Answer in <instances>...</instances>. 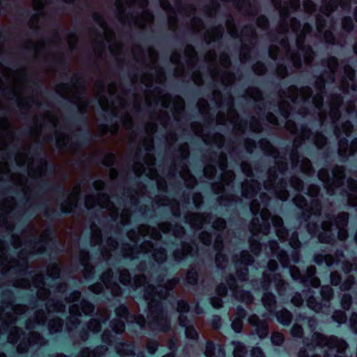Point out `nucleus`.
Masks as SVG:
<instances>
[{
    "instance_id": "7",
    "label": "nucleus",
    "mask_w": 357,
    "mask_h": 357,
    "mask_svg": "<svg viewBox=\"0 0 357 357\" xmlns=\"http://www.w3.org/2000/svg\"><path fill=\"white\" fill-rule=\"evenodd\" d=\"M93 134L91 130L86 128L81 132L74 134V139L71 142L70 146L74 148L82 149L89 144L93 140Z\"/></svg>"
},
{
    "instance_id": "36",
    "label": "nucleus",
    "mask_w": 357,
    "mask_h": 357,
    "mask_svg": "<svg viewBox=\"0 0 357 357\" xmlns=\"http://www.w3.org/2000/svg\"><path fill=\"white\" fill-rule=\"evenodd\" d=\"M340 306L344 311H349L352 305V296L349 293H344L340 298Z\"/></svg>"
},
{
    "instance_id": "44",
    "label": "nucleus",
    "mask_w": 357,
    "mask_h": 357,
    "mask_svg": "<svg viewBox=\"0 0 357 357\" xmlns=\"http://www.w3.org/2000/svg\"><path fill=\"white\" fill-rule=\"evenodd\" d=\"M271 341L275 346H281L284 341V337L282 333L273 332L271 336Z\"/></svg>"
},
{
    "instance_id": "40",
    "label": "nucleus",
    "mask_w": 357,
    "mask_h": 357,
    "mask_svg": "<svg viewBox=\"0 0 357 357\" xmlns=\"http://www.w3.org/2000/svg\"><path fill=\"white\" fill-rule=\"evenodd\" d=\"M155 287L154 285L149 284L147 286L144 287V298L146 301H151V302H153L155 296Z\"/></svg>"
},
{
    "instance_id": "4",
    "label": "nucleus",
    "mask_w": 357,
    "mask_h": 357,
    "mask_svg": "<svg viewBox=\"0 0 357 357\" xmlns=\"http://www.w3.org/2000/svg\"><path fill=\"white\" fill-rule=\"evenodd\" d=\"M38 208L43 211L44 215L50 220L55 218L66 216L74 212L77 208V204H72L69 202L68 199H65L64 204H61L59 210L51 211L46 203L43 202L37 205Z\"/></svg>"
},
{
    "instance_id": "60",
    "label": "nucleus",
    "mask_w": 357,
    "mask_h": 357,
    "mask_svg": "<svg viewBox=\"0 0 357 357\" xmlns=\"http://www.w3.org/2000/svg\"><path fill=\"white\" fill-rule=\"evenodd\" d=\"M47 236L54 243H56V231L54 228L50 225L47 227L45 230Z\"/></svg>"
},
{
    "instance_id": "63",
    "label": "nucleus",
    "mask_w": 357,
    "mask_h": 357,
    "mask_svg": "<svg viewBox=\"0 0 357 357\" xmlns=\"http://www.w3.org/2000/svg\"><path fill=\"white\" fill-rule=\"evenodd\" d=\"M237 278L234 275H229L226 278L227 285L230 289H233L237 287Z\"/></svg>"
},
{
    "instance_id": "16",
    "label": "nucleus",
    "mask_w": 357,
    "mask_h": 357,
    "mask_svg": "<svg viewBox=\"0 0 357 357\" xmlns=\"http://www.w3.org/2000/svg\"><path fill=\"white\" fill-rule=\"evenodd\" d=\"M216 351L219 356H225V351L224 348L219 344H215L211 340H208L206 342V357H218Z\"/></svg>"
},
{
    "instance_id": "58",
    "label": "nucleus",
    "mask_w": 357,
    "mask_h": 357,
    "mask_svg": "<svg viewBox=\"0 0 357 357\" xmlns=\"http://www.w3.org/2000/svg\"><path fill=\"white\" fill-rule=\"evenodd\" d=\"M291 303L296 307H300L303 303V299L299 292H296L291 298Z\"/></svg>"
},
{
    "instance_id": "18",
    "label": "nucleus",
    "mask_w": 357,
    "mask_h": 357,
    "mask_svg": "<svg viewBox=\"0 0 357 357\" xmlns=\"http://www.w3.org/2000/svg\"><path fill=\"white\" fill-rule=\"evenodd\" d=\"M135 346L131 342L119 341L116 343V349L121 356H134Z\"/></svg>"
},
{
    "instance_id": "32",
    "label": "nucleus",
    "mask_w": 357,
    "mask_h": 357,
    "mask_svg": "<svg viewBox=\"0 0 357 357\" xmlns=\"http://www.w3.org/2000/svg\"><path fill=\"white\" fill-rule=\"evenodd\" d=\"M355 282V277L352 275H349L344 279V281L342 280V283L340 284L339 288L342 291H348L351 289Z\"/></svg>"
},
{
    "instance_id": "55",
    "label": "nucleus",
    "mask_w": 357,
    "mask_h": 357,
    "mask_svg": "<svg viewBox=\"0 0 357 357\" xmlns=\"http://www.w3.org/2000/svg\"><path fill=\"white\" fill-rule=\"evenodd\" d=\"M252 184L250 186V190L246 191H243V195L246 197V192H251L252 195H257V192L260 190V186L258 182L256 180H253Z\"/></svg>"
},
{
    "instance_id": "57",
    "label": "nucleus",
    "mask_w": 357,
    "mask_h": 357,
    "mask_svg": "<svg viewBox=\"0 0 357 357\" xmlns=\"http://www.w3.org/2000/svg\"><path fill=\"white\" fill-rule=\"evenodd\" d=\"M174 259L175 261L178 263H181L183 261H185L187 259V255L185 252L182 250H175L173 253Z\"/></svg>"
},
{
    "instance_id": "30",
    "label": "nucleus",
    "mask_w": 357,
    "mask_h": 357,
    "mask_svg": "<svg viewBox=\"0 0 357 357\" xmlns=\"http://www.w3.org/2000/svg\"><path fill=\"white\" fill-rule=\"evenodd\" d=\"M319 295L326 304L329 303L333 296V290L329 285H324L320 288Z\"/></svg>"
},
{
    "instance_id": "39",
    "label": "nucleus",
    "mask_w": 357,
    "mask_h": 357,
    "mask_svg": "<svg viewBox=\"0 0 357 357\" xmlns=\"http://www.w3.org/2000/svg\"><path fill=\"white\" fill-rule=\"evenodd\" d=\"M153 258L158 264L163 263L167 259V251L164 248L160 247L155 250Z\"/></svg>"
},
{
    "instance_id": "64",
    "label": "nucleus",
    "mask_w": 357,
    "mask_h": 357,
    "mask_svg": "<svg viewBox=\"0 0 357 357\" xmlns=\"http://www.w3.org/2000/svg\"><path fill=\"white\" fill-rule=\"evenodd\" d=\"M251 357H265V354L262 349L259 347H254L250 350Z\"/></svg>"
},
{
    "instance_id": "51",
    "label": "nucleus",
    "mask_w": 357,
    "mask_h": 357,
    "mask_svg": "<svg viewBox=\"0 0 357 357\" xmlns=\"http://www.w3.org/2000/svg\"><path fill=\"white\" fill-rule=\"evenodd\" d=\"M248 316L247 310L241 305L236 306L234 313V317L244 321Z\"/></svg>"
},
{
    "instance_id": "56",
    "label": "nucleus",
    "mask_w": 357,
    "mask_h": 357,
    "mask_svg": "<svg viewBox=\"0 0 357 357\" xmlns=\"http://www.w3.org/2000/svg\"><path fill=\"white\" fill-rule=\"evenodd\" d=\"M350 328L354 334L357 335V312H352L349 319Z\"/></svg>"
},
{
    "instance_id": "5",
    "label": "nucleus",
    "mask_w": 357,
    "mask_h": 357,
    "mask_svg": "<svg viewBox=\"0 0 357 357\" xmlns=\"http://www.w3.org/2000/svg\"><path fill=\"white\" fill-rule=\"evenodd\" d=\"M63 98L67 100V102L59 101L61 106L63 108L68 109L69 111L73 112L72 115L68 116L66 118V121L70 124H75L77 126L80 125L86 127L87 119L84 115L86 112V106L84 109H79V112L82 114V116H78L74 114L75 112L76 109L78 108V105L77 104V102L66 96H63Z\"/></svg>"
},
{
    "instance_id": "24",
    "label": "nucleus",
    "mask_w": 357,
    "mask_h": 357,
    "mask_svg": "<svg viewBox=\"0 0 357 357\" xmlns=\"http://www.w3.org/2000/svg\"><path fill=\"white\" fill-rule=\"evenodd\" d=\"M114 313L116 317V319L128 321L132 317L129 308L125 303H120L117 307H116L114 309Z\"/></svg>"
},
{
    "instance_id": "38",
    "label": "nucleus",
    "mask_w": 357,
    "mask_h": 357,
    "mask_svg": "<svg viewBox=\"0 0 357 357\" xmlns=\"http://www.w3.org/2000/svg\"><path fill=\"white\" fill-rule=\"evenodd\" d=\"M302 320L306 322L307 327L312 333L315 332L319 325V321L314 316L303 317Z\"/></svg>"
},
{
    "instance_id": "23",
    "label": "nucleus",
    "mask_w": 357,
    "mask_h": 357,
    "mask_svg": "<svg viewBox=\"0 0 357 357\" xmlns=\"http://www.w3.org/2000/svg\"><path fill=\"white\" fill-rule=\"evenodd\" d=\"M222 248H223L222 238L221 237V236L220 234H218L215 238V243L213 245L214 250L218 252L216 258H215L216 263H218L220 260H222L223 261H226V259H227L226 255L221 252L222 250ZM217 266H218V267H219L218 264H217Z\"/></svg>"
},
{
    "instance_id": "47",
    "label": "nucleus",
    "mask_w": 357,
    "mask_h": 357,
    "mask_svg": "<svg viewBox=\"0 0 357 357\" xmlns=\"http://www.w3.org/2000/svg\"><path fill=\"white\" fill-rule=\"evenodd\" d=\"M102 342L107 345H112L116 337L109 331H105L101 337Z\"/></svg>"
},
{
    "instance_id": "17",
    "label": "nucleus",
    "mask_w": 357,
    "mask_h": 357,
    "mask_svg": "<svg viewBox=\"0 0 357 357\" xmlns=\"http://www.w3.org/2000/svg\"><path fill=\"white\" fill-rule=\"evenodd\" d=\"M334 337H337L335 335L326 337L320 333L314 332L311 336L310 340L313 341L314 344H316L317 347H322L323 345H325L330 349L331 340Z\"/></svg>"
},
{
    "instance_id": "59",
    "label": "nucleus",
    "mask_w": 357,
    "mask_h": 357,
    "mask_svg": "<svg viewBox=\"0 0 357 357\" xmlns=\"http://www.w3.org/2000/svg\"><path fill=\"white\" fill-rule=\"evenodd\" d=\"M257 24L258 26L266 29L269 26V20L266 15H261L257 18Z\"/></svg>"
},
{
    "instance_id": "42",
    "label": "nucleus",
    "mask_w": 357,
    "mask_h": 357,
    "mask_svg": "<svg viewBox=\"0 0 357 357\" xmlns=\"http://www.w3.org/2000/svg\"><path fill=\"white\" fill-rule=\"evenodd\" d=\"M14 4L15 10H17V15L20 17L30 16L31 13V10L26 8H24L20 6V3L22 0H10Z\"/></svg>"
},
{
    "instance_id": "62",
    "label": "nucleus",
    "mask_w": 357,
    "mask_h": 357,
    "mask_svg": "<svg viewBox=\"0 0 357 357\" xmlns=\"http://www.w3.org/2000/svg\"><path fill=\"white\" fill-rule=\"evenodd\" d=\"M250 247L251 251L257 254L261 250V244L259 241L254 238L250 239Z\"/></svg>"
},
{
    "instance_id": "10",
    "label": "nucleus",
    "mask_w": 357,
    "mask_h": 357,
    "mask_svg": "<svg viewBox=\"0 0 357 357\" xmlns=\"http://www.w3.org/2000/svg\"><path fill=\"white\" fill-rule=\"evenodd\" d=\"M310 294L307 299V307L315 312H320L326 306V303L319 294H316L315 291L310 289Z\"/></svg>"
},
{
    "instance_id": "19",
    "label": "nucleus",
    "mask_w": 357,
    "mask_h": 357,
    "mask_svg": "<svg viewBox=\"0 0 357 357\" xmlns=\"http://www.w3.org/2000/svg\"><path fill=\"white\" fill-rule=\"evenodd\" d=\"M277 273H264L260 280V287L264 292L271 291L272 284H274Z\"/></svg>"
},
{
    "instance_id": "48",
    "label": "nucleus",
    "mask_w": 357,
    "mask_h": 357,
    "mask_svg": "<svg viewBox=\"0 0 357 357\" xmlns=\"http://www.w3.org/2000/svg\"><path fill=\"white\" fill-rule=\"evenodd\" d=\"M342 279L341 275L337 271H332L330 273V282L333 287H340Z\"/></svg>"
},
{
    "instance_id": "46",
    "label": "nucleus",
    "mask_w": 357,
    "mask_h": 357,
    "mask_svg": "<svg viewBox=\"0 0 357 357\" xmlns=\"http://www.w3.org/2000/svg\"><path fill=\"white\" fill-rule=\"evenodd\" d=\"M342 26L344 31L351 32L354 27V24L351 17L349 16L343 17L342 19Z\"/></svg>"
},
{
    "instance_id": "53",
    "label": "nucleus",
    "mask_w": 357,
    "mask_h": 357,
    "mask_svg": "<svg viewBox=\"0 0 357 357\" xmlns=\"http://www.w3.org/2000/svg\"><path fill=\"white\" fill-rule=\"evenodd\" d=\"M44 243L43 239L40 238H33L29 241V243L33 245V246L40 245L38 249L39 254H43L46 251V248L43 246V243Z\"/></svg>"
},
{
    "instance_id": "41",
    "label": "nucleus",
    "mask_w": 357,
    "mask_h": 357,
    "mask_svg": "<svg viewBox=\"0 0 357 357\" xmlns=\"http://www.w3.org/2000/svg\"><path fill=\"white\" fill-rule=\"evenodd\" d=\"M291 335L293 337L296 338H305L304 330L301 325L298 324H294L290 331Z\"/></svg>"
},
{
    "instance_id": "26",
    "label": "nucleus",
    "mask_w": 357,
    "mask_h": 357,
    "mask_svg": "<svg viewBox=\"0 0 357 357\" xmlns=\"http://www.w3.org/2000/svg\"><path fill=\"white\" fill-rule=\"evenodd\" d=\"M274 286L279 295H284L287 291L289 284L286 282L282 277L281 273L275 274Z\"/></svg>"
},
{
    "instance_id": "1",
    "label": "nucleus",
    "mask_w": 357,
    "mask_h": 357,
    "mask_svg": "<svg viewBox=\"0 0 357 357\" xmlns=\"http://www.w3.org/2000/svg\"><path fill=\"white\" fill-rule=\"evenodd\" d=\"M149 308L148 317L153 318L149 324V328L159 332H169L171 329V321L168 316L167 306L162 300L154 299L153 302L149 303Z\"/></svg>"
},
{
    "instance_id": "37",
    "label": "nucleus",
    "mask_w": 357,
    "mask_h": 357,
    "mask_svg": "<svg viewBox=\"0 0 357 357\" xmlns=\"http://www.w3.org/2000/svg\"><path fill=\"white\" fill-rule=\"evenodd\" d=\"M297 274H291V277L294 280H300V282L304 287H307L310 289V284H312V282L314 280L313 279H310L305 276V275H301L299 270L297 268Z\"/></svg>"
},
{
    "instance_id": "49",
    "label": "nucleus",
    "mask_w": 357,
    "mask_h": 357,
    "mask_svg": "<svg viewBox=\"0 0 357 357\" xmlns=\"http://www.w3.org/2000/svg\"><path fill=\"white\" fill-rule=\"evenodd\" d=\"M209 303L213 308L219 310L223 306V298L220 296H212L209 298Z\"/></svg>"
},
{
    "instance_id": "11",
    "label": "nucleus",
    "mask_w": 357,
    "mask_h": 357,
    "mask_svg": "<svg viewBox=\"0 0 357 357\" xmlns=\"http://www.w3.org/2000/svg\"><path fill=\"white\" fill-rule=\"evenodd\" d=\"M349 344L346 340L340 337L332 338L330 349H335L334 357H348L347 350Z\"/></svg>"
},
{
    "instance_id": "29",
    "label": "nucleus",
    "mask_w": 357,
    "mask_h": 357,
    "mask_svg": "<svg viewBox=\"0 0 357 357\" xmlns=\"http://www.w3.org/2000/svg\"><path fill=\"white\" fill-rule=\"evenodd\" d=\"M331 319L338 325L345 324L347 321L346 311L343 310H335L331 315Z\"/></svg>"
},
{
    "instance_id": "52",
    "label": "nucleus",
    "mask_w": 357,
    "mask_h": 357,
    "mask_svg": "<svg viewBox=\"0 0 357 357\" xmlns=\"http://www.w3.org/2000/svg\"><path fill=\"white\" fill-rule=\"evenodd\" d=\"M158 342L155 340H151L146 344V350L150 355H154L158 349Z\"/></svg>"
},
{
    "instance_id": "54",
    "label": "nucleus",
    "mask_w": 357,
    "mask_h": 357,
    "mask_svg": "<svg viewBox=\"0 0 357 357\" xmlns=\"http://www.w3.org/2000/svg\"><path fill=\"white\" fill-rule=\"evenodd\" d=\"M243 326V321L238 319V318H234L231 323V327L234 332L238 333L242 331Z\"/></svg>"
},
{
    "instance_id": "45",
    "label": "nucleus",
    "mask_w": 357,
    "mask_h": 357,
    "mask_svg": "<svg viewBox=\"0 0 357 357\" xmlns=\"http://www.w3.org/2000/svg\"><path fill=\"white\" fill-rule=\"evenodd\" d=\"M215 293L216 296H220V298H223L227 295L228 293L227 285L223 282L219 283L215 288Z\"/></svg>"
},
{
    "instance_id": "12",
    "label": "nucleus",
    "mask_w": 357,
    "mask_h": 357,
    "mask_svg": "<svg viewBox=\"0 0 357 357\" xmlns=\"http://www.w3.org/2000/svg\"><path fill=\"white\" fill-rule=\"evenodd\" d=\"M261 302L264 308L271 314L275 312L277 298L272 291L264 292Z\"/></svg>"
},
{
    "instance_id": "43",
    "label": "nucleus",
    "mask_w": 357,
    "mask_h": 357,
    "mask_svg": "<svg viewBox=\"0 0 357 357\" xmlns=\"http://www.w3.org/2000/svg\"><path fill=\"white\" fill-rule=\"evenodd\" d=\"M326 75V78L328 80L333 81L335 79V76L333 73H328L326 71H324V73L322 74V75L319 76L317 78V82L316 83L317 88H324L325 86V79L324 77V75Z\"/></svg>"
},
{
    "instance_id": "50",
    "label": "nucleus",
    "mask_w": 357,
    "mask_h": 357,
    "mask_svg": "<svg viewBox=\"0 0 357 357\" xmlns=\"http://www.w3.org/2000/svg\"><path fill=\"white\" fill-rule=\"evenodd\" d=\"M81 317V313L78 312L77 314L72 318L69 319L66 323V327L68 329H72L77 328L81 323L79 317Z\"/></svg>"
},
{
    "instance_id": "27",
    "label": "nucleus",
    "mask_w": 357,
    "mask_h": 357,
    "mask_svg": "<svg viewBox=\"0 0 357 357\" xmlns=\"http://www.w3.org/2000/svg\"><path fill=\"white\" fill-rule=\"evenodd\" d=\"M125 321L121 319H113L111 320L110 326L116 335H121L124 332L126 329Z\"/></svg>"
},
{
    "instance_id": "34",
    "label": "nucleus",
    "mask_w": 357,
    "mask_h": 357,
    "mask_svg": "<svg viewBox=\"0 0 357 357\" xmlns=\"http://www.w3.org/2000/svg\"><path fill=\"white\" fill-rule=\"evenodd\" d=\"M255 331L260 339H265L268 334V328L267 324L265 322L260 321L257 324Z\"/></svg>"
},
{
    "instance_id": "35",
    "label": "nucleus",
    "mask_w": 357,
    "mask_h": 357,
    "mask_svg": "<svg viewBox=\"0 0 357 357\" xmlns=\"http://www.w3.org/2000/svg\"><path fill=\"white\" fill-rule=\"evenodd\" d=\"M27 255L28 251L26 250H23L19 253V257H20L21 262L17 265L19 267L23 268L20 271L22 274H26L28 270V260H27Z\"/></svg>"
},
{
    "instance_id": "33",
    "label": "nucleus",
    "mask_w": 357,
    "mask_h": 357,
    "mask_svg": "<svg viewBox=\"0 0 357 357\" xmlns=\"http://www.w3.org/2000/svg\"><path fill=\"white\" fill-rule=\"evenodd\" d=\"M101 108H102V111H104L105 112H107V114H105V113L102 114V116L104 118V120L106 122H108V123L116 122L117 119H119L118 114L115 111H114V110L109 111L102 105H101Z\"/></svg>"
},
{
    "instance_id": "31",
    "label": "nucleus",
    "mask_w": 357,
    "mask_h": 357,
    "mask_svg": "<svg viewBox=\"0 0 357 357\" xmlns=\"http://www.w3.org/2000/svg\"><path fill=\"white\" fill-rule=\"evenodd\" d=\"M305 40V33L301 32L296 38V45L298 48L303 52L311 53L312 52V48L310 45H304Z\"/></svg>"
},
{
    "instance_id": "15",
    "label": "nucleus",
    "mask_w": 357,
    "mask_h": 357,
    "mask_svg": "<svg viewBox=\"0 0 357 357\" xmlns=\"http://www.w3.org/2000/svg\"><path fill=\"white\" fill-rule=\"evenodd\" d=\"M199 274L195 267L190 268L185 273L183 283L186 287H195L198 284Z\"/></svg>"
},
{
    "instance_id": "9",
    "label": "nucleus",
    "mask_w": 357,
    "mask_h": 357,
    "mask_svg": "<svg viewBox=\"0 0 357 357\" xmlns=\"http://www.w3.org/2000/svg\"><path fill=\"white\" fill-rule=\"evenodd\" d=\"M326 218L330 220L332 225L340 229V231H344L348 226L349 215L347 212H340L337 215H326Z\"/></svg>"
},
{
    "instance_id": "6",
    "label": "nucleus",
    "mask_w": 357,
    "mask_h": 357,
    "mask_svg": "<svg viewBox=\"0 0 357 357\" xmlns=\"http://www.w3.org/2000/svg\"><path fill=\"white\" fill-rule=\"evenodd\" d=\"M145 281L146 277L144 275H135L132 278L128 271H126L119 278V282L123 285L129 286L133 291H137L142 282Z\"/></svg>"
},
{
    "instance_id": "3",
    "label": "nucleus",
    "mask_w": 357,
    "mask_h": 357,
    "mask_svg": "<svg viewBox=\"0 0 357 357\" xmlns=\"http://www.w3.org/2000/svg\"><path fill=\"white\" fill-rule=\"evenodd\" d=\"M255 261L254 257L247 251L243 250L240 253V258L234 261L236 276L241 282H245L249 275L248 267Z\"/></svg>"
},
{
    "instance_id": "22",
    "label": "nucleus",
    "mask_w": 357,
    "mask_h": 357,
    "mask_svg": "<svg viewBox=\"0 0 357 357\" xmlns=\"http://www.w3.org/2000/svg\"><path fill=\"white\" fill-rule=\"evenodd\" d=\"M319 241L325 244H333L336 241L337 236L331 229L326 231H319L318 234Z\"/></svg>"
},
{
    "instance_id": "13",
    "label": "nucleus",
    "mask_w": 357,
    "mask_h": 357,
    "mask_svg": "<svg viewBox=\"0 0 357 357\" xmlns=\"http://www.w3.org/2000/svg\"><path fill=\"white\" fill-rule=\"evenodd\" d=\"M39 189L42 191L53 192L61 198L66 197V190L61 185L54 184L49 181H45L39 185Z\"/></svg>"
},
{
    "instance_id": "25",
    "label": "nucleus",
    "mask_w": 357,
    "mask_h": 357,
    "mask_svg": "<svg viewBox=\"0 0 357 357\" xmlns=\"http://www.w3.org/2000/svg\"><path fill=\"white\" fill-rule=\"evenodd\" d=\"M1 93L3 96L6 97L10 100H15L17 103V107L21 110H27L29 108V105L26 103L24 105L22 102L19 101L17 99H15V93L13 89H7V88H3L1 89Z\"/></svg>"
},
{
    "instance_id": "14",
    "label": "nucleus",
    "mask_w": 357,
    "mask_h": 357,
    "mask_svg": "<svg viewBox=\"0 0 357 357\" xmlns=\"http://www.w3.org/2000/svg\"><path fill=\"white\" fill-rule=\"evenodd\" d=\"M278 323L284 326H289L293 321V314L287 308H282L279 310H275L273 314Z\"/></svg>"
},
{
    "instance_id": "28",
    "label": "nucleus",
    "mask_w": 357,
    "mask_h": 357,
    "mask_svg": "<svg viewBox=\"0 0 357 357\" xmlns=\"http://www.w3.org/2000/svg\"><path fill=\"white\" fill-rule=\"evenodd\" d=\"M234 357H246L248 349L244 343L240 341L234 342Z\"/></svg>"
},
{
    "instance_id": "61",
    "label": "nucleus",
    "mask_w": 357,
    "mask_h": 357,
    "mask_svg": "<svg viewBox=\"0 0 357 357\" xmlns=\"http://www.w3.org/2000/svg\"><path fill=\"white\" fill-rule=\"evenodd\" d=\"M322 64H326L329 68L335 70L337 65V59L335 56H331L327 59L323 60Z\"/></svg>"
},
{
    "instance_id": "8",
    "label": "nucleus",
    "mask_w": 357,
    "mask_h": 357,
    "mask_svg": "<svg viewBox=\"0 0 357 357\" xmlns=\"http://www.w3.org/2000/svg\"><path fill=\"white\" fill-rule=\"evenodd\" d=\"M43 146L40 142L37 143L35 146L29 149L31 155L38 162L42 164V167L45 172L52 174L53 171V165L49 163L43 156Z\"/></svg>"
},
{
    "instance_id": "21",
    "label": "nucleus",
    "mask_w": 357,
    "mask_h": 357,
    "mask_svg": "<svg viewBox=\"0 0 357 357\" xmlns=\"http://www.w3.org/2000/svg\"><path fill=\"white\" fill-rule=\"evenodd\" d=\"M333 259V256L328 254H324L322 252L314 253L312 256V261L317 266H323L326 265L328 267H330L332 265L331 262Z\"/></svg>"
},
{
    "instance_id": "2",
    "label": "nucleus",
    "mask_w": 357,
    "mask_h": 357,
    "mask_svg": "<svg viewBox=\"0 0 357 357\" xmlns=\"http://www.w3.org/2000/svg\"><path fill=\"white\" fill-rule=\"evenodd\" d=\"M296 206L301 210L298 214L297 218L301 220V222H307V231L312 234H314L313 229L318 230L319 227L318 224L314 221L310 222V220L312 215V211L311 208H303L302 206H306L307 202L306 198L303 195L296 196L295 198Z\"/></svg>"
},
{
    "instance_id": "20",
    "label": "nucleus",
    "mask_w": 357,
    "mask_h": 357,
    "mask_svg": "<svg viewBox=\"0 0 357 357\" xmlns=\"http://www.w3.org/2000/svg\"><path fill=\"white\" fill-rule=\"evenodd\" d=\"M178 305V312L180 313L178 317V322L181 326H184L185 322L187 321V317L183 313H187L190 310V305L189 303L183 299H180L177 301Z\"/></svg>"
}]
</instances>
